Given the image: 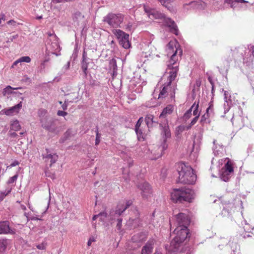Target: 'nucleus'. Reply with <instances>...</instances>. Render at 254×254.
Returning <instances> with one entry per match:
<instances>
[{"label":"nucleus","mask_w":254,"mask_h":254,"mask_svg":"<svg viewBox=\"0 0 254 254\" xmlns=\"http://www.w3.org/2000/svg\"><path fill=\"white\" fill-rule=\"evenodd\" d=\"M176 236L171 241L169 246H166V249L171 253L182 251L183 243L187 239L189 234L188 229L177 227L174 231Z\"/></svg>","instance_id":"1"},{"label":"nucleus","mask_w":254,"mask_h":254,"mask_svg":"<svg viewBox=\"0 0 254 254\" xmlns=\"http://www.w3.org/2000/svg\"><path fill=\"white\" fill-rule=\"evenodd\" d=\"M177 171L179 174L178 183L184 184H193L195 183L196 175L190 166L181 163L178 165Z\"/></svg>","instance_id":"2"},{"label":"nucleus","mask_w":254,"mask_h":254,"mask_svg":"<svg viewBox=\"0 0 254 254\" xmlns=\"http://www.w3.org/2000/svg\"><path fill=\"white\" fill-rule=\"evenodd\" d=\"M194 191L190 189H175L171 193V199L175 202H191L194 198Z\"/></svg>","instance_id":"3"},{"label":"nucleus","mask_w":254,"mask_h":254,"mask_svg":"<svg viewBox=\"0 0 254 254\" xmlns=\"http://www.w3.org/2000/svg\"><path fill=\"white\" fill-rule=\"evenodd\" d=\"M160 127L162 141L161 145L158 147L157 150L154 153L155 156L151 158L152 159H157L163 155L164 151L168 148L167 140L170 138L171 136L170 129L167 122L164 126L162 123H160Z\"/></svg>","instance_id":"4"},{"label":"nucleus","mask_w":254,"mask_h":254,"mask_svg":"<svg viewBox=\"0 0 254 254\" xmlns=\"http://www.w3.org/2000/svg\"><path fill=\"white\" fill-rule=\"evenodd\" d=\"M132 204V201L131 200H127L123 204H119L117 206L116 209L115 211L111 212L110 215H108L107 213L105 212H100L99 218L101 221H104L106 218L108 217L109 219H114L116 217H119L122 214V213L127 209Z\"/></svg>","instance_id":"5"},{"label":"nucleus","mask_w":254,"mask_h":254,"mask_svg":"<svg viewBox=\"0 0 254 254\" xmlns=\"http://www.w3.org/2000/svg\"><path fill=\"white\" fill-rule=\"evenodd\" d=\"M42 127L49 132L58 134L61 131V127L57 125V122L52 118L45 117L40 120Z\"/></svg>","instance_id":"6"},{"label":"nucleus","mask_w":254,"mask_h":254,"mask_svg":"<svg viewBox=\"0 0 254 254\" xmlns=\"http://www.w3.org/2000/svg\"><path fill=\"white\" fill-rule=\"evenodd\" d=\"M124 20L123 16L120 14L109 13L103 17V21L107 23L111 27L116 28L121 27L120 24Z\"/></svg>","instance_id":"7"},{"label":"nucleus","mask_w":254,"mask_h":254,"mask_svg":"<svg viewBox=\"0 0 254 254\" xmlns=\"http://www.w3.org/2000/svg\"><path fill=\"white\" fill-rule=\"evenodd\" d=\"M177 50L171 56L169 60V64L168 67L170 70L169 71V76L168 77L169 82L167 83L169 85H171L172 81L174 80L177 76V72L178 71V65L176 63L177 59H176V53Z\"/></svg>","instance_id":"8"},{"label":"nucleus","mask_w":254,"mask_h":254,"mask_svg":"<svg viewBox=\"0 0 254 254\" xmlns=\"http://www.w3.org/2000/svg\"><path fill=\"white\" fill-rule=\"evenodd\" d=\"M113 33L119 40V43L125 49H128L130 46L129 41V35L120 29H113Z\"/></svg>","instance_id":"9"},{"label":"nucleus","mask_w":254,"mask_h":254,"mask_svg":"<svg viewBox=\"0 0 254 254\" xmlns=\"http://www.w3.org/2000/svg\"><path fill=\"white\" fill-rule=\"evenodd\" d=\"M234 173V169L230 160L228 161L225 164L224 166L221 169L220 173V179L224 181L227 182L229 180Z\"/></svg>","instance_id":"10"},{"label":"nucleus","mask_w":254,"mask_h":254,"mask_svg":"<svg viewBox=\"0 0 254 254\" xmlns=\"http://www.w3.org/2000/svg\"><path fill=\"white\" fill-rule=\"evenodd\" d=\"M177 227H180L183 229H188V226L190 223V219L188 215L184 213H179L175 216Z\"/></svg>","instance_id":"11"},{"label":"nucleus","mask_w":254,"mask_h":254,"mask_svg":"<svg viewBox=\"0 0 254 254\" xmlns=\"http://www.w3.org/2000/svg\"><path fill=\"white\" fill-rule=\"evenodd\" d=\"M59 39L58 38L56 39L55 41H49L48 42L46 48V55L47 56H50V55H56V56H59L58 54L56 53V51H60V47L59 43Z\"/></svg>","instance_id":"12"},{"label":"nucleus","mask_w":254,"mask_h":254,"mask_svg":"<svg viewBox=\"0 0 254 254\" xmlns=\"http://www.w3.org/2000/svg\"><path fill=\"white\" fill-rule=\"evenodd\" d=\"M42 156L47 164L50 163L49 167H51L52 164L55 163L58 159V155L48 149H46V152L43 153Z\"/></svg>","instance_id":"13"},{"label":"nucleus","mask_w":254,"mask_h":254,"mask_svg":"<svg viewBox=\"0 0 254 254\" xmlns=\"http://www.w3.org/2000/svg\"><path fill=\"white\" fill-rule=\"evenodd\" d=\"M144 9L149 18L151 19H160L163 20L165 16L164 14L160 12L156 9L150 8L149 7L146 6H144Z\"/></svg>","instance_id":"14"},{"label":"nucleus","mask_w":254,"mask_h":254,"mask_svg":"<svg viewBox=\"0 0 254 254\" xmlns=\"http://www.w3.org/2000/svg\"><path fill=\"white\" fill-rule=\"evenodd\" d=\"M163 20L165 25L170 28V31L172 33L176 35H178V29L177 26L174 20L169 17H166L165 15L164 16Z\"/></svg>","instance_id":"15"},{"label":"nucleus","mask_w":254,"mask_h":254,"mask_svg":"<svg viewBox=\"0 0 254 254\" xmlns=\"http://www.w3.org/2000/svg\"><path fill=\"white\" fill-rule=\"evenodd\" d=\"M138 188L141 190V194L143 197L147 198L152 193V190L149 184L143 182L138 186Z\"/></svg>","instance_id":"16"},{"label":"nucleus","mask_w":254,"mask_h":254,"mask_svg":"<svg viewBox=\"0 0 254 254\" xmlns=\"http://www.w3.org/2000/svg\"><path fill=\"white\" fill-rule=\"evenodd\" d=\"M155 243L154 239H150L142 247L141 254H152Z\"/></svg>","instance_id":"17"},{"label":"nucleus","mask_w":254,"mask_h":254,"mask_svg":"<svg viewBox=\"0 0 254 254\" xmlns=\"http://www.w3.org/2000/svg\"><path fill=\"white\" fill-rule=\"evenodd\" d=\"M14 231L9 227V222L7 221L0 222V234H14Z\"/></svg>","instance_id":"18"},{"label":"nucleus","mask_w":254,"mask_h":254,"mask_svg":"<svg viewBox=\"0 0 254 254\" xmlns=\"http://www.w3.org/2000/svg\"><path fill=\"white\" fill-rule=\"evenodd\" d=\"M21 107L22 102H20L18 104L13 107L2 110L1 112H3L7 116H12L14 114L18 113Z\"/></svg>","instance_id":"19"},{"label":"nucleus","mask_w":254,"mask_h":254,"mask_svg":"<svg viewBox=\"0 0 254 254\" xmlns=\"http://www.w3.org/2000/svg\"><path fill=\"white\" fill-rule=\"evenodd\" d=\"M233 205L232 204H228L224 206L223 210L221 211V215L223 217L231 218L232 212H233V210L232 209Z\"/></svg>","instance_id":"20"},{"label":"nucleus","mask_w":254,"mask_h":254,"mask_svg":"<svg viewBox=\"0 0 254 254\" xmlns=\"http://www.w3.org/2000/svg\"><path fill=\"white\" fill-rule=\"evenodd\" d=\"M146 238V234L142 232L134 235L131 238V241L133 243H142L145 241Z\"/></svg>","instance_id":"21"},{"label":"nucleus","mask_w":254,"mask_h":254,"mask_svg":"<svg viewBox=\"0 0 254 254\" xmlns=\"http://www.w3.org/2000/svg\"><path fill=\"white\" fill-rule=\"evenodd\" d=\"M225 2L233 8L239 7L240 3H249V1L246 0H225Z\"/></svg>","instance_id":"22"},{"label":"nucleus","mask_w":254,"mask_h":254,"mask_svg":"<svg viewBox=\"0 0 254 254\" xmlns=\"http://www.w3.org/2000/svg\"><path fill=\"white\" fill-rule=\"evenodd\" d=\"M145 122L148 127H152L154 124H158V122L157 120L154 119L153 115L151 114L147 115L145 117Z\"/></svg>","instance_id":"23"},{"label":"nucleus","mask_w":254,"mask_h":254,"mask_svg":"<svg viewBox=\"0 0 254 254\" xmlns=\"http://www.w3.org/2000/svg\"><path fill=\"white\" fill-rule=\"evenodd\" d=\"M174 110V106L172 105H168L165 108L159 116L160 118H165L167 115L172 114Z\"/></svg>","instance_id":"24"},{"label":"nucleus","mask_w":254,"mask_h":254,"mask_svg":"<svg viewBox=\"0 0 254 254\" xmlns=\"http://www.w3.org/2000/svg\"><path fill=\"white\" fill-rule=\"evenodd\" d=\"M83 60L81 63V68L85 76L87 75V70L88 68V64L91 61L90 59L85 58L84 54L83 55Z\"/></svg>","instance_id":"25"},{"label":"nucleus","mask_w":254,"mask_h":254,"mask_svg":"<svg viewBox=\"0 0 254 254\" xmlns=\"http://www.w3.org/2000/svg\"><path fill=\"white\" fill-rule=\"evenodd\" d=\"M213 114H211V113L210 112H207L206 111V113L201 117V120H200V123L202 125H204V124H208L210 122V120H209V118L211 116H213Z\"/></svg>","instance_id":"26"},{"label":"nucleus","mask_w":254,"mask_h":254,"mask_svg":"<svg viewBox=\"0 0 254 254\" xmlns=\"http://www.w3.org/2000/svg\"><path fill=\"white\" fill-rule=\"evenodd\" d=\"M67 98L65 99V102L72 103L76 99H78V93L76 92L71 93L66 95Z\"/></svg>","instance_id":"27"},{"label":"nucleus","mask_w":254,"mask_h":254,"mask_svg":"<svg viewBox=\"0 0 254 254\" xmlns=\"http://www.w3.org/2000/svg\"><path fill=\"white\" fill-rule=\"evenodd\" d=\"M170 88V85H169L168 83H167V84L160 91L158 98L161 99L166 97L169 94V90Z\"/></svg>","instance_id":"28"},{"label":"nucleus","mask_w":254,"mask_h":254,"mask_svg":"<svg viewBox=\"0 0 254 254\" xmlns=\"http://www.w3.org/2000/svg\"><path fill=\"white\" fill-rule=\"evenodd\" d=\"M213 152L215 156L219 154V149H222L223 145L222 143H217V140L216 139H214L213 141Z\"/></svg>","instance_id":"29"},{"label":"nucleus","mask_w":254,"mask_h":254,"mask_svg":"<svg viewBox=\"0 0 254 254\" xmlns=\"http://www.w3.org/2000/svg\"><path fill=\"white\" fill-rule=\"evenodd\" d=\"M30 61H31V59L29 57H28V56L22 57L20 58H19V59H18L17 60H16V61H15L14 62L13 65H15L18 63H21V62H25L27 63H29L30 62Z\"/></svg>","instance_id":"30"},{"label":"nucleus","mask_w":254,"mask_h":254,"mask_svg":"<svg viewBox=\"0 0 254 254\" xmlns=\"http://www.w3.org/2000/svg\"><path fill=\"white\" fill-rule=\"evenodd\" d=\"M195 106V103H194L192 106L191 107V108L188 110L186 113L185 114H184V120H185V121H187V120H188L190 118V117H191V112H192V109Z\"/></svg>","instance_id":"31"},{"label":"nucleus","mask_w":254,"mask_h":254,"mask_svg":"<svg viewBox=\"0 0 254 254\" xmlns=\"http://www.w3.org/2000/svg\"><path fill=\"white\" fill-rule=\"evenodd\" d=\"M109 66L112 68L114 72L117 69V62L115 59H112L109 63Z\"/></svg>","instance_id":"32"},{"label":"nucleus","mask_w":254,"mask_h":254,"mask_svg":"<svg viewBox=\"0 0 254 254\" xmlns=\"http://www.w3.org/2000/svg\"><path fill=\"white\" fill-rule=\"evenodd\" d=\"M11 129L17 131L20 129V126L19 122L17 120L14 121L11 125Z\"/></svg>","instance_id":"33"},{"label":"nucleus","mask_w":254,"mask_h":254,"mask_svg":"<svg viewBox=\"0 0 254 254\" xmlns=\"http://www.w3.org/2000/svg\"><path fill=\"white\" fill-rule=\"evenodd\" d=\"M151 42H148V43H147V44H148V48H150V50L149 51V56L154 55L155 51L156 50V48H155L154 46H152L151 45Z\"/></svg>","instance_id":"34"},{"label":"nucleus","mask_w":254,"mask_h":254,"mask_svg":"<svg viewBox=\"0 0 254 254\" xmlns=\"http://www.w3.org/2000/svg\"><path fill=\"white\" fill-rule=\"evenodd\" d=\"M18 176V174H16L14 176H13V177H10L7 181V184L9 186L12 184L14 183L16 181ZM10 186L11 187V186ZM13 186H14L12 185V187Z\"/></svg>","instance_id":"35"},{"label":"nucleus","mask_w":254,"mask_h":254,"mask_svg":"<svg viewBox=\"0 0 254 254\" xmlns=\"http://www.w3.org/2000/svg\"><path fill=\"white\" fill-rule=\"evenodd\" d=\"M7 246L6 240H0V252H2L4 251Z\"/></svg>","instance_id":"36"},{"label":"nucleus","mask_w":254,"mask_h":254,"mask_svg":"<svg viewBox=\"0 0 254 254\" xmlns=\"http://www.w3.org/2000/svg\"><path fill=\"white\" fill-rule=\"evenodd\" d=\"M186 129V126L184 125H180L176 128V134L178 135L181 134L183 131Z\"/></svg>","instance_id":"37"},{"label":"nucleus","mask_w":254,"mask_h":254,"mask_svg":"<svg viewBox=\"0 0 254 254\" xmlns=\"http://www.w3.org/2000/svg\"><path fill=\"white\" fill-rule=\"evenodd\" d=\"M96 132V139H95V145H98L100 142V137L101 134L99 133L98 128L97 127L95 130Z\"/></svg>","instance_id":"38"},{"label":"nucleus","mask_w":254,"mask_h":254,"mask_svg":"<svg viewBox=\"0 0 254 254\" xmlns=\"http://www.w3.org/2000/svg\"><path fill=\"white\" fill-rule=\"evenodd\" d=\"M229 93L227 91H224V99L225 103L224 104V106H226V103H227V105L229 106V101L231 103V101L230 98H228Z\"/></svg>","instance_id":"39"},{"label":"nucleus","mask_w":254,"mask_h":254,"mask_svg":"<svg viewBox=\"0 0 254 254\" xmlns=\"http://www.w3.org/2000/svg\"><path fill=\"white\" fill-rule=\"evenodd\" d=\"M162 5L167 7V5L173 2L175 0H158Z\"/></svg>","instance_id":"40"},{"label":"nucleus","mask_w":254,"mask_h":254,"mask_svg":"<svg viewBox=\"0 0 254 254\" xmlns=\"http://www.w3.org/2000/svg\"><path fill=\"white\" fill-rule=\"evenodd\" d=\"M73 134L74 132L71 129H68L64 134L69 139L72 135H73Z\"/></svg>","instance_id":"41"},{"label":"nucleus","mask_w":254,"mask_h":254,"mask_svg":"<svg viewBox=\"0 0 254 254\" xmlns=\"http://www.w3.org/2000/svg\"><path fill=\"white\" fill-rule=\"evenodd\" d=\"M48 35L49 36L48 40L49 41H55L58 38L54 33H51V32H49L48 33Z\"/></svg>","instance_id":"42"},{"label":"nucleus","mask_w":254,"mask_h":254,"mask_svg":"<svg viewBox=\"0 0 254 254\" xmlns=\"http://www.w3.org/2000/svg\"><path fill=\"white\" fill-rule=\"evenodd\" d=\"M12 190V186H8L5 190L3 191H1L2 193V194H4V198Z\"/></svg>","instance_id":"43"},{"label":"nucleus","mask_w":254,"mask_h":254,"mask_svg":"<svg viewBox=\"0 0 254 254\" xmlns=\"http://www.w3.org/2000/svg\"><path fill=\"white\" fill-rule=\"evenodd\" d=\"M232 245L233 247H235V250H233L231 254H240L239 249H237V245L236 243H232Z\"/></svg>","instance_id":"44"},{"label":"nucleus","mask_w":254,"mask_h":254,"mask_svg":"<svg viewBox=\"0 0 254 254\" xmlns=\"http://www.w3.org/2000/svg\"><path fill=\"white\" fill-rule=\"evenodd\" d=\"M207 112L211 113V114H214L213 113V105L212 102H210L209 104V107L207 108L206 111Z\"/></svg>","instance_id":"45"},{"label":"nucleus","mask_w":254,"mask_h":254,"mask_svg":"<svg viewBox=\"0 0 254 254\" xmlns=\"http://www.w3.org/2000/svg\"><path fill=\"white\" fill-rule=\"evenodd\" d=\"M83 18V16L82 15V13L79 11H76L74 14V19H76L77 20L79 18Z\"/></svg>","instance_id":"46"},{"label":"nucleus","mask_w":254,"mask_h":254,"mask_svg":"<svg viewBox=\"0 0 254 254\" xmlns=\"http://www.w3.org/2000/svg\"><path fill=\"white\" fill-rule=\"evenodd\" d=\"M46 176L48 177L51 178L52 179H55L56 177L54 174H52L49 170H45V171Z\"/></svg>","instance_id":"47"},{"label":"nucleus","mask_w":254,"mask_h":254,"mask_svg":"<svg viewBox=\"0 0 254 254\" xmlns=\"http://www.w3.org/2000/svg\"><path fill=\"white\" fill-rule=\"evenodd\" d=\"M169 95L170 96V98L171 99H174L175 98V89L173 88L172 89V88L170 87V88L169 90Z\"/></svg>","instance_id":"48"},{"label":"nucleus","mask_w":254,"mask_h":254,"mask_svg":"<svg viewBox=\"0 0 254 254\" xmlns=\"http://www.w3.org/2000/svg\"><path fill=\"white\" fill-rule=\"evenodd\" d=\"M142 118H139L135 125V130L136 134L138 133L139 127L140 126V124H141L140 123V121L142 120Z\"/></svg>","instance_id":"49"},{"label":"nucleus","mask_w":254,"mask_h":254,"mask_svg":"<svg viewBox=\"0 0 254 254\" xmlns=\"http://www.w3.org/2000/svg\"><path fill=\"white\" fill-rule=\"evenodd\" d=\"M193 108H194V110L193 111V115L195 116V117L198 115L199 116V114L198 113V103L196 105H195V106Z\"/></svg>","instance_id":"50"},{"label":"nucleus","mask_w":254,"mask_h":254,"mask_svg":"<svg viewBox=\"0 0 254 254\" xmlns=\"http://www.w3.org/2000/svg\"><path fill=\"white\" fill-rule=\"evenodd\" d=\"M253 235H254V234L252 232H249L248 233V234L245 233V234H243V237L244 239H246L249 237H253Z\"/></svg>","instance_id":"51"},{"label":"nucleus","mask_w":254,"mask_h":254,"mask_svg":"<svg viewBox=\"0 0 254 254\" xmlns=\"http://www.w3.org/2000/svg\"><path fill=\"white\" fill-rule=\"evenodd\" d=\"M72 0H52V2L54 3H58L61 2H65L71 1Z\"/></svg>","instance_id":"52"},{"label":"nucleus","mask_w":254,"mask_h":254,"mask_svg":"<svg viewBox=\"0 0 254 254\" xmlns=\"http://www.w3.org/2000/svg\"><path fill=\"white\" fill-rule=\"evenodd\" d=\"M57 115L59 116H63V117H64L65 116H66V115H67V112H64V111H61V110H59L57 112Z\"/></svg>","instance_id":"53"},{"label":"nucleus","mask_w":254,"mask_h":254,"mask_svg":"<svg viewBox=\"0 0 254 254\" xmlns=\"http://www.w3.org/2000/svg\"><path fill=\"white\" fill-rule=\"evenodd\" d=\"M122 219L118 218V223L117 224V228L118 230H120L122 227Z\"/></svg>","instance_id":"54"},{"label":"nucleus","mask_w":254,"mask_h":254,"mask_svg":"<svg viewBox=\"0 0 254 254\" xmlns=\"http://www.w3.org/2000/svg\"><path fill=\"white\" fill-rule=\"evenodd\" d=\"M67 139H68L67 137L64 134L63 136L60 138L59 142L61 143H63Z\"/></svg>","instance_id":"55"},{"label":"nucleus","mask_w":254,"mask_h":254,"mask_svg":"<svg viewBox=\"0 0 254 254\" xmlns=\"http://www.w3.org/2000/svg\"><path fill=\"white\" fill-rule=\"evenodd\" d=\"M36 247L39 250H44L46 248L45 245L43 243L37 245Z\"/></svg>","instance_id":"56"},{"label":"nucleus","mask_w":254,"mask_h":254,"mask_svg":"<svg viewBox=\"0 0 254 254\" xmlns=\"http://www.w3.org/2000/svg\"><path fill=\"white\" fill-rule=\"evenodd\" d=\"M19 162L17 161H14L12 163H11L7 168H11L14 166H16L19 165Z\"/></svg>","instance_id":"57"},{"label":"nucleus","mask_w":254,"mask_h":254,"mask_svg":"<svg viewBox=\"0 0 254 254\" xmlns=\"http://www.w3.org/2000/svg\"><path fill=\"white\" fill-rule=\"evenodd\" d=\"M69 103L65 102V100H64V104H62V107L64 111L66 110L67 108V106Z\"/></svg>","instance_id":"58"},{"label":"nucleus","mask_w":254,"mask_h":254,"mask_svg":"<svg viewBox=\"0 0 254 254\" xmlns=\"http://www.w3.org/2000/svg\"><path fill=\"white\" fill-rule=\"evenodd\" d=\"M198 115L195 117L191 121L190 124H191V125H194L197 122V121L198 120Z\"/></svg>","instance_id":"59"},{"label":"nucleus","mask_w":254,"mask_h":254,"mask_svg":"<svg viewBox=\"0 0 254 254\" xmlns=\"http://www.w3.org/2000/svg\"><path fill=\"white\" fill-rule=\"evenodd\" d=\"M70 67V61H68L67 64L63 67V69L67 70Z\"/></svg>","instance_id":"60"},{"label":"nucleus","mask_w":254,"mask_h":254,"mask_svg":"<svg viewBox=\"0 0 254 254\" xmlns=\"http://www.w3.org/2000/svg\"><path fill=\"white\" fill-rule=\"evenodd\" d=\"M45 63H44V62H43L41 64V65H40V68H41V70H43L45 69Z\"/></svg>","instance_id":"61"},{"label":"nucleus","mask_w":254,"mask_h":254,"mask_svg":"<svg viewBox=\"0 0 254 254\" xmlns=\"http://www.w3.org/2000/svg\"><path fill=\"white\" fill-rule=\"evenodd\" d=\"M94 241V239H91V238H90V239L88 240V242H87V245H88V246H90L91 245V244H92V242H93Z\"/></svg>","instance_id":"62"},{"label":"nucleus","mask_w":254,"mask_h":254,"mask_svg":"<svg viewBox=\"0 0 254 254\" xmlns=\"http://www.w3.org/2000/svg\"><path fill=\"white\" fill-rule=\"evenodd\" d=\"M208 80L209 81V82L210 83V84H211V85H214V82H213V81L212 80V78L211 77L209 76L208 78Z\"/></svg>","instance_id":"63"},{"label":"nucleus","mask_w":254,"mask_h":254,"mask_svg":"<svg viewBox=\"0 0 254 254\" xmlns=\"http://www.w3.org/2000/svg\"><path fill=\"white\" fill-rule=\"evenodd\" d=\"M4 199V194H2V192L0 191V202Z\"/></svg>","instance_id":"64"}]
</instances>
